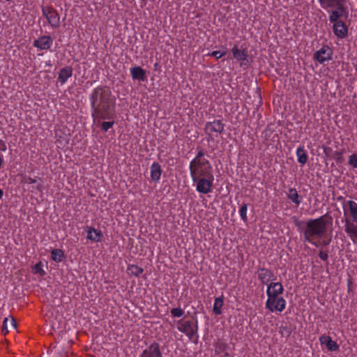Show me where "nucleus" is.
<instances>
[{"mask_svg": "<svg viewBox=\"0 0 357 357\" xmlns=\"http://www.w3.org/2000/svg\"><path fill=\"white\" fill-rule=\"evenodd\" d=\"M116 97L107 86L94 88L89 96L91 117L93 121L116 117Z\"/></svg>", "mask_w": 357, "mask_h": 357, "instance_id": "1", "label": "nucleus"}, {"mask_svg": "<svg viewBox=\"0 0 357 357\" xmlns=\"http://www.w3.org/2000/svg\"><path fill=\"white\" fill-rule=\"evenodd\" d=\"M320 6L326 10L329 22L333 24V31L338 38L344 39L348 36V26L341 18L349 16L347 0H318Z\"/></svg>", "mask_w": 357, "mask_h": 357, "instance_id": "2", "label": "nucleus"}, {"mask_svg": "<svg viewBox=\"0 0 357 357\" xmlns=\"http://www.w3.org/2000/svg\"><path fill=\"white\" fill-rule=\"evenodd\" d=\"M328 213L314 219H309L305 227L302 229L303 240L316 247L327 246L331 239L326 236L327 222L325 218Z\"/></svg>", "mask_w": 357, "mask_h": 357, "instance_id": "3", "label": "nucleus"}, {"mask_svg": "<svg viewBox=\"0 0 357 357\" xmlns=\"http://www.w3.org/2000/svg\"><path fill=\"white\" fill-rule=\"evenodd\" d=\"M192 185L200 194H208L215 180L213 167L189 170Z\"/></svg>", "mask_w": 357, "mask_h": 357, "instance_id": "4", "label": "nucleus"}, {"mask_svg": "<svg viewBox=\"0 0 357 357\" xmlns=\"http://www.w3.org/2000/svg\"><path fill=\"white\" fill-rule=\"evenodd\" d=\"M338 200L342 202L345 225H347L348 221L357 224V203L343 197H338Z\"/></svg>", "mask_w": 357, "mask_h": 357, "instance_id": "5", "label": "nucleus"}, {"mask_svg": "<svg viewBox=\"0 0 357 357\" xmlns=\"http://www.w3.org/2000/svg\"><path fill=\"white\" fill-rule=\"evenodd\" d=\"M177 329L184 333L190 340L197 342L198 340V322L195 321V326L190 321L179 320L178 321Z\"/></svg>", "mask_w": 357, "mask_h": 357, "instance_id": "6", "label": "nucleus"}, {"mask_svg": "<svg viewBox=\"0 0 357 357\" xmlns=\"http://www.w3.org/2000/svg\"><path fill=\"white\" fill-rule=\"evenodd\" d=\"M287 305V301L283 297L267 298L265 307L271 312H282Z\"/></svg>", "mask_w": 357, "mask_h": 357, "instance_id": "7", "label": "nucleus"}, {"mask_svg": "<svg viewBox=\"0 0 357 357\" xmlns=\"http://www.w3.org/2000/svg\"><path fill=\"white\" fill-rule=\"evenodd\" d=\"M42 13L53 29H57L60 26V15L56 10L51 7L43 6Z\"/></svg>", "mask_w": 357, "mask_h": 357, "instance_id": "8", "label": "nucleus"}, {"mask_svg": "<svg viewBox=\"0 0 357 357\" xmlns=\"http://www.w3.org/2000/svg\"><path fill=\"white\" fill-rule=\"evenodd\" d=\"M205 153L199 150L196 156L190 162L189 170L212 167L210 161L204 158Z\"/></svg>", "mask_w": 357, "mask_h": 357, "instance_id": "9", "label": "nucleus"}, {"mask_svg": "<svg viewBox=\"0 0 357 357\" xmlns=\"http://www.w3.org/2000/svg\"><path fill=\"white\" fill-rule=\"evenodd\" d=\"M333 49L328 45H324L319 50L316 51L313 54L314 60L319 63H324L333 59Z\"/></svg>", "mask_w": 357, "mask_h": 357, "instance_id": "10", "label": "nucleus"}, {"mask_svg": "<svg viewBox=\"0 0 357 357\" xmlns=\"http://www.w3.org/2000/svg\"><path fill=\"white\" fill-rule=\"evenodd\" d=\"M257 278L261 284L268 286L271 282H273L276 280L273 271L269 268L260 267L257 271Z\"/></svg>", "mask_w": 357, "mask_h": 357, "instance_id": "11", "label": "nucleus"}, {"mask_svg": "<svg viewBox=\"0 0 357 357\" xmlns=\"http://www.w3.org/2000/svg\"><path fill=\"white\" fill-rule=\"evenodd\" d=\"M284 287L280 282H271L266 286V296L267 298H279L282 297L281 295L284 293Z\"/></svg>", "mask_w": 357, "mask_h": 357, "instance_id": "12", "label": "nucleus"}, {"mask_svg": "<svg viewBox=\"0 0 357 357\" xmlns=\"http://www.w3.org/2000/svg\"><path fill=\"white\" fill-rule=\"evenodd\" d=\"M231 52L234 59L239 63L241 66H247L248 64V54L246 50H241L238 48L237 45H235L231 48Z\"/></svg>", "mask_w": 357, "mask_h": 357, "instance_id": "13", "label": "nucleus"}, {"mask_svg": "<svg viewBox=\"0 0 357 357\" xmlns=\"http://www.w3.org/2000/svg\"><path fill=\"white\" fill-rule=\"evenodd\" d=\"M33 45L39 50H48L53 45V39L50 36L44 35L35 40Z\"/></svg>", "mask_w": 357, "mask_h": 357, "instance_id": "14", "label": "nucleus"}, {"mask_svg": "<svg viewBox=\"0 0 357 357\" xmlns=\"http://www.w3.org/2000/svg\"><path fill=\"white\" fill-rule=\"evenodd\" d=\"M160 347L158 343L153 342L144 349L141 357H162Z\"/></svg>", "mask_w": 357, "mask_h": 357, "instance_id": "15", "label": "nucleus"}, {"mask_svg": "<svg viewBox=\"0 0 357 357\" xmlns=\"http://www.w3.org/2000/svg\"><path fill=\"white\" fill-rule=\"evenodd\" d=\"M225 125L221 120H214L213 121L206 122L205 130L208 134L212 132L222 133L224 131Z\"/></svg>", "mask_w": 357, "mask_h": 357, "instance_id": "16", "label": "nucleus"}, {"mask_svg": "<svg viewBox=\"0 0 357 357\" xmlns=\"http://www.w3.org/2000/svg\"><path fill=\"white\" fill-rule=\"evenodd\" d=\"M86 232H87V236H86L87 239H89L93 242H95V243H100L102 241L103 234L100 229H96L92 227H87Z\"/></svg>", "mask_w": 357, "mask_h": 357, "instance_id": "17", "label": "nucleus"}, {"mask_svg": "<svg viewBox=\"0 0 357 357\" xmlns=\"http://www.w3.org/2000/svg\"><path fill=\"white\" fill-rule=\"evenodd\" d=\"M130 75L134 80H138L139 82L147 81V77L146 75V70L140 66H135L130 69Z\"/></svg>", "mask_w": 357, "mask_h": 357, "instance_id": "18", "label": "nucleus"}, {"mask_svg": "<svg viewBox=\"0 0 357 357\" xmlns=\"http://www.w3.org/2000/svg\"><path fill=\"white\" fill-rule=\"evenodd\" d=\"M162 173L161 165L158 162H153L150 167L151 179L158 183L160 180Z\"/></svg>", "mask_w": 357, "mask_h": 357, "instance_id": "19", "label": "nucleus"}, {"mask_svg": "<svg viewBox=\"0 0 357 357\" xmlns=\"http://www.w3.org/2000/svg\"><path fill=\"white\" fill-rule=\"evenodd\" d=\"M344 231L349 236L354 244H357V225L356 223L347 222L344 225Z\"/></svg>", "mask_w": 357, "mask_h": 357, "instance_id": "20", "label": "nucleus"}, {"mask_svg": "<svg viewBox=\"0 0 357 357\" xmlns=\"http://www.w3.org/2000/svg\"><path fill=\"white\" fill-rule=\"evenodd\" d=\"M73 75V68L70 66H66L62 68L58 75V82L61 85H63L66 83L67 80Z\"/></svg>", "mask_w": 357, "mask_h": 357, "instance_id": "21", "label": "nucleus"}, {"mask_svg": "<svg viewBox=\"0 0 357 357\" xmlns=\"http://www.w3.org/2000/svg\"><path fill=\"white\" fill-rule=\"evenodd\" d=\"M287 196L289 200L296 206H298L302 202V197L299 195L297 190L294 188H290L287 192Z\"/></svg>", "mask_w": 357, "mask_h": 357, "instance_id": "22", "label": "nucleus"}, {"mask_svg": "<svg viewBox=\"0 0 357 357\" xmlns=\"http://www.w3.org/2000/svg\"><path fill=\"white\" fill-rule=\"evenodd\" d=\"M298 162L301 165H305L308 159L307 151L304 146H299L296 151Z\"/></svg>", "mask_w": 357, "mask_h": 357, "instance_id": "23", "label": "nucleus"}, {"mask_svg": "<svg viewBox=\"0 0 357 357\" xmlns=\"http://www.w3.org/2000/svg\"><path fill=\"white\" fill-rule=\"evenodd\" d=\"M224 305V299L223 296L217 297L215 298L213 306V312L216 315H220L222 314V307Z\"/></svg>", "mask_w": 357, "mask_h": 357, "instance_id": "24", "label": "nucleus"}, {"mask_svg": "<svg viewBox=\"0 0 357 357\" xmlns=\"http://www.w3.org/2000/svg\"><path fill=\"white\" fill-rule=\"evenodd\" d=\"M144 272V269L142 267L138 266L135 264H130L127 268V273L130 275L135 277H139Z\"/></svg>", "mask_w": 357, "mask_h": 357, "instance_id": "25", "label": "nucleus"}, {"mask_svg": "<svg viewBox=\"0 0 357 357\" xmlns=\"http://www.w3.org/2000/svg\"><path fill=\"white\" fill-rule=\"evenodd\" d=\"M51 258L56 262H61L65 258V255L61 249H53L51 251Z\"/></svg>", "mask_w": 357, "mask_h": 357, "instance_id": "26", "label": "nucleus"}, {"mask_svg": "<svg viewBox=\"0 0 357 357\" xmlns=\"http://www.w3.org/2000/svg\"><path fill=\"white\" fill-rule=\"evenodd\" d=\"M115 119L116 117H114L113 119H110L102 120L100 122H98L97 121L95 122L97 123H100L102 130L105 132H107L114 126L115 123Z\"/></svg>", "mask_w": 357, "mask_h": 357, "instance_id": "27", "label": "nucleus"}, {"mask_svg": "<svg viewBox=\"0 0 357 357\" xmlns=\"http://www.w3.org/2000/svg\"><path fill=\"white\" fill-rule=\"evenodd\" d=\"M326 346L331 351H337L340 349L339 344L335 341H333L332 338L328 340Z\"/></svg>", "mask_w": 357, "mask_h": 357, "instance_id": "28", "label": "nucleus"}, {"mask_svg": "<svg viewBox=\"0 0 357 357\" xmlns=\"http://www.w3.org/2000/svg\"><path fill=\"white\" fill-rule=\"evenodd\" d=\"M247 211H248L247 204H243L239 209V215L241 216V220L244 222H248Z\"/></svg>", "mask_w": 357, "mask_h": 357, "instance_id": "29", "label": "nucleus"}, {"mask_svg": "<svg viewBox=\"0 0 357 357\" xmlns=\"http://www.w3.org/2000/svg\"><path fill=\"white\" fill-rule=\"evenodd\" d=\"M171 314L173 317H181L183 315L184 311L181 307H175L171 310Z\"/></svg>", "mask_w": 357, "mask_h": 357, "instance_id": "30", "label": "nucleus"}, {"mask_svg": "<svg viewBox=\"0 0 357 357\" xmlns=\"http://www.w3.org/2000/svg\"><path fill=\"white\" fill-rule=\"evenodd\" d=\"M349 164L353 168H357V153H354L349 156Z\"/></svg>", "mask_w": 357, "mask_h": 357, "instance_id": "31", "label": "nucleus"}, {"mask_svg": "<svg viewBox=\"0 0 357 357\" xmlns=\"http://www.w3.org/2000/svg\"><path fill=\"white\" fill-rule=\"evenodd\" d=\"M225 54L226 52L213 51L212 52L208 53L207 55L209 56L215 57L216 59H219L222 58L223 56H225Z\"/></svg>", "mask_w": 357, "mask_h": 357, "instance_id": "32", "label": "nucleus"}, {"mask_svg": "<svg viewBox=\"0 0 357 357\" xmlns=\"http://www.w3.org/2000/svg\"><path fill=\"white\" fill-rule=\"evenodd\" d=\"M33 269L35 271V273H39L40 275H44L45 274V271L43 268V265L41 262L37 263L33 266Z\"/></svg>", "mask_w": 357, "mask_h": 357, "instance_id": "33", "label": "nucleus"}, {"mask_svg": "<svg viewBox=\"0 0 357 357\" xmlns=\"http://www.w3.org/2000/svg\"><path fill=\"white\" fill-rule=\"evenodd\" d=\"M8 318H6V317L4 318L2 325H1V333L4 335H6L8 333Z\"/></svg>", "mask_w": 357, "mask_h": 357, "instance_id": "34", "label": "nucleus"}, {"mask_svg": "<svg viewBox=\"0 0 357 357\" xmlns=\"http://www.w3.org/2000/svg\"><path fill=\"white\" fill-rule=\"evenodd\" d=\"M318 255L321 260L326 261L328 263V252L327 250H320Z\"/></svg>", "mask_w": 357, "mask_h": 357, "instance_id": "35", "label": "nucleus"}, {"mask_svg": "<svg viewBox=\"0 0 357 357\" xmlns=\"http://www.w3.org/2000/svg\"><path fill=\"white\" fill-rule=\"evenodd\" d=\"M228 346L225 342H220L216 346V350L218 353L225 352Z\"/></svg>", "mask_w": 357, "mask_h": 357, "instance_id": "36", "label": "nucleus"}, {"mask_svg": "<svg viewBox=\"0 0 357 357\" xmlns=\"http://www.w3.org/2000/svg\"><path fill=\"white\" fill-rule=\"evenodd\" d=\"M294 225L298 228V231L302 233V229L305 227H303V222L301 220H298L297 218H294Z\"/></svg>", "mask_w": 357, "mask_h": 357, "instance_id": "37", "label": "nucleus"}, {"mask_svg": "<svg viewBox=\"0 0 357 357\" xmlns=\"http://www.w3.org/2000/svg\"><path fill=\"white\" fill-rule=\"evenodd\" d=\"M330 336L322 335L319 337V342L321 344H326L328 339H331Z\"/></svg>", "mask_w": 357, "mask_h": 357, "instance_id": "38", "label": "nucleus"}, {"mask_svg": "<svg viewBox=\"0 0 357 357\" xmlns=\"http://www.w3.org/2000/svg\"><path fill=\"white\" fill-rule=\"evenodd\" d=\"M7 150V146L5 142L0 139V151L5 152Z\"/></svg>", "mask_w": 357, "mask_h": 357, "instance_id": "39", "label": "nucleus"}, {"mask_svg": "<svg viewBox=\"0 0 357 357\" xmlns=\"http://www.w3.org/2000/svg\"><path fill=\"white\" fill-rule=\"evenodd\" d=\"M25 183H29V184H33V183H36V178H33L31 177H27L25 179Z\"/></svg>", "mask_w": 357, "mask_h": 357, "instance_id": "40", "label": "nucleus"}, {"mask_svg": "<svg viewBox=\"0 0 357 357\" xmlns=\"http://www.w3.org/2000/svg\"><path fill=\"white\" fill-rule=\"evenodd\" d=\"M36 189L38 191H41V190H42V184L41 183L37 184V185L36 186Z\"/></svg>", "mask_w": 357, "mask_h": 357, "instance_id": "41", "label": "nucleus"}, {"mask_svg": "<svg viewBox=\"0 0 357 357\" xmlns=\"http://www.w3.org/2000/svg\"><path fill=\"white\" fill-rule=\"evenodd\" d=\"M10 322H11V324L13 326V328H16L17 327V325H16V323H15V321L14 320V319H12L10 320Z\"/></svg>", "mask_w": 357, "mask_h": 357, "instance_id": "42", "label": "nucleus"}, {"mask_svg": "<svg viewBox=\"0 0 357 357\" xmlns=\"http://www.w3.org/2000/svg\"><path fill=\"white\" fill-rule=\"evenodd\" d=\"M3 158L2 155H0V169L1 168L3 164Z\"/></svg>", "mask_w": 357, "mask_h": 357, "instance_id": "43", "label": "nucleus"}, {"mask_svg": "<svg viewBox=\"0 0 357 357\" xmlns=\"http://www.w3.org/2000/svg\"><path fill=\"white\" fill-rule=\"evenodd\" d=\"M3 191L0 188V199L3 197Z\"/></svg>", "mask_w": 357, "mask_h": 357, "instance_id": "44", "label": "nucleus"}, {"mask_svg": "<svg viewBox=\"0 0 357 357\" xmlns=\"http://www.w3.org/2000/svg\"><path fill=\"white\" fill-rule=\"evenodd\" d=\"M225 356L229 357V354L228 353L225 352Z\"/></svg>", "mask_w": 357, "mask_h": 357, "instance_id": "45", "label": "nucleus"}, {"mask_svg": "<svg viewBox=\"0 0 357 357\" xmlns=\"http://www.w3.org/2000/svg\"><path fill=\"white\" fill-rule=\"evenodd\" d=\"M47 66H51L50 61H49V63H47Z\"/></svg>", "mask_w": 357, "mask_h": 357, "instance_id": "46", "label": "nucleus"}]
</instances>
